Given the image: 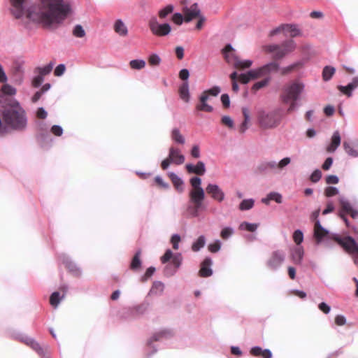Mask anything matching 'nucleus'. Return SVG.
Segmentation results:
<instances>
[{"label": "nucleus", "instance_id": "obj_50", "mask_svg": "<svg viewBox=\"0 0 358 358\" xmlns=\"http://www.w3.org/2000/svg\"><path fill=\"white\" fill-rule=\"evenodd\" d=\"M270 80H271L270 76L266 77L262 80L255 83L252 86V90H258L266 86L269 83Z\"/></svg>", "mask_w": 358, "mask_h": 358}, {"label": "nucleus", "instance_id": "obj_20", "mask_svg": "<svg viewBox=\"0 0 358 358\" xmlns=\"http://www.w3.org/2000/svg\"><path fill=\"white\" fill-rule=\"evenodd\" d=\"M173 164L176 165H180L184 163L185 160V156L180 152L178 148L171 147L169 148V153Z\"/></svg>", "mask_w": 358, "mask_h": 358}, {"label": "nucleus", "instance_id": "obj_34", "mask_svg": "<svg viewBox=\"0 0 358 358\" xmlns=\"http://www.w3.org/2000/svg\"><path fill=\"white\" fill-rule=\"evenodd\" d=\"M29 346H30L34 351H36L40 356L42 357L45 355V351L49 348V345H46L44 348L42 347L35 339L32 341Z\"/></svg>", "mask_w": 358, "mask_h": 358}, {"label": "nucleus", "instance_id": "obj_62", "mask_svg": "<svg viewBox=\"0 0 358 358\" xmlns=\"http://www.w3.org/2000/svg\"><path fill=\"white\" fill-rule=\"evenodd\" d=\"M43 81L44 77L38 74L34 77L32 80V85L34 87L38 88L41 86Z\"/></svg>", "mask_w": 358, "mask_h": 358}, {"label": "nucleus", "instance_id": "obj_17", "mask_svg": "<svg viewBox=\"0 0 358 358\" xmlns=\"http://www.w3.org/2000/svg\"><path fill=\"white\" fill-rule=\"evenodd\" d=\"M213 265V260L210 257H207L201 264L199 270V275L203 278L210 277L213 275V270L211 266Z\"/></svg>", "mask_w": 358, "mask_h": 358}, {"label": "nucleus", "instance_id": "obj_4", "mask_svg": "<svg viewBox=\"0 0 358 358\" xmlns=\"http://www.w3.org/2000/svg\"><path fill=\"white\" fill-rule=\"evenodd\" d=\"M305 85L302 83L293 82L287 85L283 90L280 97L284 103H289L287 112L296 110L300 106L296 101L299 100L301 94L303 92Z\"/></svg>", "mask_w": 358, "mask_h": 358}, {"label": "nucleus", "instance_id": "obj_27", "mask_svg": "<svg viewBox=\"0 0 358 358\" xmlns=\"http://www.w3.org/2000/svg\"><path fill=\"white\" fill-rule=\"evenodd\" d=\"M189 201L191 203L203 201L205 199L204 189H191L189 192Z\"/></svg>", "mask_w": 358, "mask_h": 358}, {"label": "nucleus", "instance_id": "obj_55", "mask_svg": "<svg viewBox=\"0 0 358 358\" xmlns=\"http://www.w3.org/2000/svg\"><path fill=\"white\" fill-rule=\"evenodd\" d=\"M178 271L172 264H167L164 268V275L167 277H171L174 275Z\"/></svg>", "mask_w": 358, "mask_h": 358}, {"label": "nucleus", "instance_id": "obj_29", "mask_svg": "<svg viewBox=\"0 0 358 358\" xmlns=\"http://www.w3.org/2000/svg\"><path fill=\"white\" fill-rule=\"evenodd\" d=\"M285 34H289L291 37H296L301 34L298 26L294 24H284Z\"/></svg>", "mask_w": 358, "mask_h": 358}, {"label": "nucleus", "instance_id": "obj_11", "mask_svg": "<svg viewBox=\"0 0 358 358\" xmlns=\"http://www.w3.org/2000/svg\"><path fill=\"white\" fill-rule=\"evenodd\" d=\"M206 191L207 194H209L213 200L219 203L222 202L225 199L224 192L217 184H208L207 187H206Z\"/></svg>", "mask_w": 358, "mask_h": 358}, {"label": "nucleus", "instance_id": "obj_39", "mask_svg": "<svg viewBox=\"0 0 358 358\" xmlns=\"http://www.w3.org/2000/svg\"><path fill=\"white\" fill-rule=\"evenodd\" d=\"M171 138L173 141L179 144H184L185 143V137L181 134L179 129L174 128L171 131Z\"/></svg>", "mask_w": 358, "mask_h": 358}, {"label": "nucleus", "instance_id": "obj_36", "mask_svg": "<svg viewBox=\"0 0 358 358\" xmlns=\"http://www.w3.org/2000/svg\"><path fill=\"white\" fill-rule=\"evenodd\" d=\"M164 289V285L161 281H155L152 286L149 292L150 295H159L162 294Z\"/></svg>", "mask_w": 358, "mask_h": 358}, {"label": "nucleus", "instance_id": "obj_21", "mask_svg": "<svg viewBox=\"0 0 358 358\" xmlns=\"http://www.w3.org/2000/svg\"><path fill=\"white\" fill-rule=\"evenodd\" d=\"M358 87V76L353 78L352 82L348 83L346 86L339 85L338 90L343 94H346L348 97L352 95V91Z\"/></svg>", "mask_w": 358, "mask_h": 358}, {"label": "nucleus", "instance_id": "obj_37", "mask_svg": "<svg viewBox=\"0 0 358 358\" xmlns=\"http://www.w3.org/2000/svg\"><path fill=\"white\" fill-rule=\"evenodd\" d=\"M55 63L53 62H50L49 64L44 66H38L35 69V73H38L39 75L42 76H45L51 73Z\"/></svg>", "mask_w": 358, "mask_h": 358}, {"label": "nucleus", "instance_id": "obj_63", "mask_svg": "<svg viewBox=\"0 0 358 358\" xmlns=\"http://www.w3.org/2000/svg\"><path fill=\"white\" fill-rule=\"evenodd\" d=\"M221 92V89L219 86H214L208 90L203 92V94H210L214 96H217Z\"/></svg>", "mask_w": 358, "mask_h": 358}, {"label": "nucleus", "instance_id": "obj_12", "mask_svg": "<svg viewBox=\"0 0 358 358\" xmlns=\"http://www.w3.org/2000/svg\"><path fill=\"white\" fill-rule=\"evenodd\" d=\"M269 171L274 173H280L291 163V158L286 157L279 162L275 160H268Z\"/></svg>", "mask_w": 358, "mask_h": 358}, {"label": "nucleus", "instance_id": "obj_30", "mask_svg": "<svg viewBox=\"0 0 358 358\" xmlns=\"http://www.w3.org/2000/svg\"><path fill=\"white\" fill-rule=\"evenodd\" d=\"M114 30L116 34L121 36H125L128 34V29L121 19H118L114 24Z\"/></svg>", "mask_w": 358, "mask_h": 358}, {"label": "nucleus", "instance_id": "obj_9", "mask_svg": "<svg viewBox=\"0 0 358 358\" xmlns=\"http://www.w3.org/2000/svg\"><path fill=\"white\" fill-rule=\"evenodd\" d=\"M148 26L151 32L157 36H165L170 34L171 27L169 23H159L156 17H152Z\"/></svg>", "mask_w": 358, "mask_h": 358}, {"label": "nucleus", "instance_id": "obj_60", "mask_svg": "<svg viewBox=\"0 0 358 358\" xmlns=\"http://www.w3.org/2000/svg\"><path fill=\"white\" fill-rule=\"evenodd\" d=\"M221 246H222L221 241L220 240H216L215 241V243L209 244L208 250L211 252H214L215 253V252H218L220 250Z\"/></svg>", "mask_w": 358, "mask_h": 358}, {"label": "nucleus", "instance_id": "obj_52", "mask_svg": "<svg viewBox=\"0 0 358 358\" xmlns=\"http://www.w3.org/2000/svg\"><path fill=\"white\" fill-rule=\"evenodd\" d=\"M293 240L296 245H299L303 241V234L301 229H296L293 234Z\"/></svg>", "mask_w": 358, "mask_h": 358}, {"label": "nucleus", "instance_id": "obj_10", "mask_svg": "<svg viewBox=\"0 0 358 358\" xmlns=\"http://www.w3.org/2000/svg\"><path fill=\"white\" fill-rule=\"evenodd\" d=\"M17 93V90L12 85L5 83L0 88V106L6 107L10 99L7 96H14Z\"/></svg>", "mask_w": 358, "mask_h": 358}, {"label": "nucleus", "instance_id": "obj_18", "mask_svg": "<svg viewBox=\"0 0 358 358\" xmlns=\"http://www.w3.org/2000/svg\"><path fill=\"white\" fill-rule=\"evenodd\" d=\"M185 169L189 173H194L198 176H203L206 171L205 163L202 161H199L196 165L187 164Z\"/></svg>", "mask_w": 358, "mask_h": 358}, {"label": "nucleus", "instance_id": "obj_5", "mask_svg": "<svg viewBox=\"0 0 358 358\" xmlns=\"http://www.w3.org/2000/svg\"><path fill=\"white\" fill-rule=\"evenodd\" d=\"M331 238L352 256L355 264L358 266V243L355 239L350 236L342 237L338 234H332Z\"/></svg>", "mask_w": 358, "mask_h": 358}, {"label": "nucleus", "instance_id": "obj_7", "mask_svg": "<svg viewBox=\"0 0 358 358\" xmlns=\"http://www.w3.org/2000/svg\"><path fill=\"white\" fill-rule=\"evenodd\" d=\"M234 50V48L231 44H227L224 50V57L227 62L229 64H232L235 68L237 69H245L249 68L252 64V61L250 59L241 60L238 57L230 55L228 51Z\"/></svg>", "mask_w": 358, "mask_h": 358}, {"label": "nucleus", "instance_id": "obj_28", "mask_svg": "<svg viewBox=\"0 0 358 358\" xmlns=\"http://www.w3.org/2000/svg\"><path fill=\"white\" fill-rule=\"evenodd\" d=\"M178 92L180 99L185 102L188 103L190 98L189 83L183 82L180 86Z\"/></svg>", "mask_w": 358, "mask_h": 358}, {"label": "nucleus", "instance_id": "obj_43", "mask_svg": "<svg viewBox=\"0 0 358 358\" xmlns=\"http://www.w3.org/2000/svg\"><path fill=\"white\" fill-rule=\"evenodd\" d=\"M258 224L256 223H250L248 222H243L239 228L241 230H246L248 231L254 232L257 230Z\"/></svg>", "mask_w": 358, "mask_h": 358}, {"label": "nucleus", "instance_id": "obj_19", "mask_svg": "<svg viewBox=\"0 0 358 358\" xmlns=\"http://www.w3.org/2000/svg\"><path fill=\"white\" fill-rule=\"evenodd\" d=\"M339 202L343 210L345 213H350L352 218L355 219L358 216V210L353 208V206L347 198L341 196L339 198Z\"/></svg>", "mask_w": 358, "mask_h": 358}, {"label": "nucleus", "instance_id": "obj_45", "mask_svg": "<svg viewBox=\"0 0 358 358\" xmlns=\"http://www.w3.org/2000/svg\"><path fill=\"white\" fill-rule=\"evenodd\" d=\"M182 256L180 252L174 254L173 258L171 259V264H172L176 269H178L182 263Z\"/></svg>", "mask_w": 358, "mask_h": 358}, {"label": "nucleus", "instance_id": "obj_61", "mask_svg": "<svg viewBox=\"0 0 358 358\" xmlns=\"http://www.w3.org/2000/svg\"><path fill=\"white\" fill-rule=\"evenodd\" d=\"M172 20L176 24L180 25L182 24L183 21H185V16L183 17V15L180 13L177 12L175 13L172 16Z\"/></svg>", "mask_w": 358, "mask_h": 358}, {"label": "nucleus", "instance_id": "obj_14", "mask_svg": "<svg viewBox=\"0 0 358 358\" xmlns=\"http://www.w3.org/2000/svg\"><path fill=\"white\" fill-rule=\"evenodd\" d=\"M182 12L185 15V22H189L193 19L201 15V10L199 9L197 3L192 4L189 7H184Z\"/></svg>", "mask_w": 358, "mask_h": 358}, {"label": "nucleus", "instance_id": "obj_58", "mask_svg": "<svg viewBox=\"0 0 358 358\" xmlns=\"http://www.w3.org/2000/svg\"><path fill=\"white\" fill-rule=\"evenodd\" d=\"M174 254L171 251V249H167L164 254V255L161 257V262L162 264H166L169 261L171 260L173 258Z\"/></svg>", "mask_w": 358, "mask_h": 358}, {"label": "nucleus", "instance_id": "obj_2", "mask_svg": "<svg viewBox=\"0 0 358 358\" xmlns=\"http://www.w3.org/2000/svg\"><path fill=\"white\" fill-rule=\"evenodd\" d=\"M2 118L8 129L16 131H24L28 126L26 110L15 99H10L8 106L3 107Z\"/></svg>", "mask_w": 358, "mask_h": 358}, {"label": "nucleus", "instance_id": "obj_46", "mask_svg": "<svg viewBox=\"0 0 358 358\" xmlns=\"http://www.w3.org/2000/svg\"><path fill=\"white\" fill-rule=\"evenodd\" d=\"M174 9V6L172 4H169L164 8L159 10V17L162 19L166 17V16L171 14Z\"/></svg>", "mask_w": 358, "mask_h": 358}, {"label": "nucleus", "instance_id": "obj_1", "mask_svg": "<svg viewBox=\"0 0 358 358\" xmlns=\"http://www.w3.org/2000/svg\"><path fill=\"white\" fill-rule=\"evenodd\" d=\"M10 4L15 18H22L26 13L27 18L45 28L63 24L73 13L67 0H10Z\"/></svg>", "mask_w": 358, "mask_h": 358}, {"label": "nucleus", "instance_id": "obj_25", "mask_svg": "<svg viewBox=\"0 0 358 358\" xmlns=\"http://www.w3.org/2000/svg\"><path fill=\"white\" fill-rule=\"evenodd\" d=\"M341 136L338 131H335L331 136V143L327 146V152H334L341 145Z\"/></svg>", "mask_w": 358, "mask_h": 358}, {"label": "nucleus", "instance_id": "obj_41", "mask_svg": "<svg viewBox=\"0 0 358 358\" xmlns=\"http://www.w3.org/2000/svg\"><path fill=\"white\" fill-rule=\"evenodd\" d=\"M296 46V43L292 39L286 40L281 44V47L285 49L287 54L293 52L295 50Z\"/></svg>", "mask_w": 358, "mask_h": 358}, {"label": "nucleus", "instance_id": "obj_31", "mask_svg": "<svg viewBox=\"0 0 358 358\" xmlns=\"http://www.w3.org/2000/svg\"><path fill=\"white\" fill-rule=\"evenodd\" d=\"M193 203L194 204V206L191 205L188 206L187 210L192 217H196L199 215V210H205L206 207L203 205V201H196Z\"/></svg>", "mask_w": 358, "mask_h": 358}, {"label": "nucleus", "instance_id": "obj_24", "mask_svg": "<svg viewBox=\"0 0 358 358\" xmlns=\"http://www.w3.org/2000/svg\"><path fill=\"white\" fill-rule=\"evenodd\" d=\"M264 76H268L270 73H277L280 69V64L277 62H271L260 66Z\"/></svg>", "mask_w": 358, "mask_h": 358}, {"label": "nucleus", "instance_id": "obj_23", "mask_svg": "<svg viewBox=\"0 0 358 358\" xmlns=\"http://www.w3.org/2000/svg\"><path fill=\"white\" fill-rule=\"evenodd\" d=\"M208 99V95L202 94L199 97L200 103L196 106V109L199 111L212 112L213 107L207 103Z\"/></svg>", "mask_w": 358, "mask_h": 358}, {"label": "nucleus", "instance_id": "obj_54", "mask_svg": "<svg viewBox=\"0 0 358 358\" xmlns=\"http://www.w3.org/2000/svg\"><path fill=\"white\" fill-rule=\"evenodd\" d=\"M180 241L181 238L178 234H174L172 235L171 238V243L172 244V247L174 250H178L179 248V243Z\"/></svg>", "mask_w": 358, "mask_h": 358}, {"label": "nucleus", "instance_id": "obj_48", "mask_svg": "<svg viewBox=\"0 0 358 358\" xmlns=\"http://www.w3.org/2000/svg\"><path fill=\"white\" fill-rule=\"evenodd\" d=\"M248 76L250 77L251 80H255L258 78L264 77L261 67L248 71Z\"/></svg>", "mask_w": 358, "mask_h": 358}, {"label": "nucleus", "instance_id": "obj_33", "mask_svg": "<svg viewBox=\"0 0 358 358\" xmlns=\"http://www.w3.org/2000/svg\"><path fill=\"white\" fill-rule=\"evenodd\" d=\"M65 297V294H60L59 292H54L50 296V303L54 308H57L62 300Z\"/></svg>", "mask_w": 358, "mask_h": 358}, {"label": "nucleus", "instance_id": "obj_16", "mask_svg": "<svg viewBox=\"0 0 358 358\" xmlns=\"http://www.w3.org/2000/svg\"><path fill=\"white\" fill-rule=\"evenodd\" d=\"M329 234V231L323 227L320 220H317L314 228V237L316 239L317 244H320L324 238Z\"/></svg>", "mask_w": 358, "mask_h": 358}, {"label": "nucleus", "instance_id": "obj_8", "mask_svg": "<svg viewBox=\"0 0 358 358\" xmlns=\"http://www.w3.org/2000/svg\"><path fill=\"white\" fill-rule=\"evenodd\" d=\"M285 261V253L283 250H277L271 254L267 259L266 265L272 271H278Z\"/></svg>", "mask_w": 358, "mask_h": 358}, {"label": "nucleus", "instance_id": "obj_44", "mask_svg": "<svg viewBox=\"0 0 358 358\" xmlns=\"http://www.w3.org/2000/svg\"><path fill=\"white\" fill-rule=\"evenodd\" d=\"M73 35L76 38H83L86 35V32L80 24H76L74 26L72 30Z\"/></svg>", "mask_w": 358, "mask_h": 358}, {"label": "nucleus", "instance_id": "obj_6", "mask_svg": "<svg viewBox=\"0 0 358 358\" xmlns=\"http://www.w3.org/2000/svg\"><path fill=\"white\" fill-rule=\"evenodd\" d=\"M173 335L174 333L171 329H162L155 332L148 341V348L152 350L151 353H148V356L150 357L157 351V348L152 345L154 341L162 342L172 338Z\"/></svg>", "mask_w": 358, "mask_h": 358}, {"label": "nucleus", "instance_id": "obj_51", "mask_svg": "<svg viewBox=\"0 0 358 358\" xmlns=\"http://www.w3.org/2000/svg\"><path fill=\"white\" fill-rule=\"evenodd\" d=\"M234 234V228L231 227H224L221 232L220 236L223 239H228L233 234Z\"/></svg>", "mask_w": 358, "mask_h": 358}, {"label": "nucleus", "instance_id": "obj_57", "mask_svg": "<svg viewBox=\"0 0 358 358\" xmlns=\"http://www.w3.org/2000/svg\"><path fill=\"white\" fill-rule=\"evenodd\" d=\"M50 132L55 136H61L64 133V129L59 124H54L50 128Z\"/></svg>", "mask_w": 358, "mask_h": 358}, {"label": "nucleus", "instance_id": "obj_35", "mask_svg": "<svg viewBox=\"0 0 358 358\" xmlns=\"http://www.w3.org/2000/svg\"><path fill=\"white\" fill-rule=\"evenodd\" d=\"M141 254V250L140 249L136 251V252L135 253V255L131 260V264H130V268L131 270L137 271L138 269H139L141 268V264H142L141 260L140 259Z\"/></svg>", "mask_w": 358, "mask_h": 358}, {"label": "nucleus", "instance_id": "obj_3", "mask_svg": "<svg viewBox=\"0 0 358 358\" xmlns=\"http://www.w3.org/2000/svg\"><path fill=\"white\" fill-rule=\"evenodd\" d=\"M283 111L281 108L273 110L259 109L257 118L259 127L264 129H271L278 127L282 120Z\"/></svg>", "mask_w": 358, "mask_h": 358}, {"label": "nucleus", "instance_id": "obj_53", "mask_svg": "<svg viewBox=\"0 0 358 358\" xmlns=\"http://www.w3.org/2000/svg\"><path fill=\"white\" fill-rule=\"evenodd\" d=\"M322 171L317 169L313 171V173L310 176V180L312 182L316 183L319 182L322 178Z\"/></svg>", "mask_w": 358, "mask_h": 358}, {"label": "nucleus", "instance_id": "obj_26", "mask_svg": "<svg viewBox=\"0 0 358 358\" xmlns=\"http://www.w3.org/2000/svg\"><path fill=\"white\" fill-rule=\"evenodd\" d=\"M168 175L177 191L180 193L184 191V181L182 179L173 172H169Z\"/></svg>", "mask_w": 358, "mask_h": 358}, {"label": "nucleus", "instance_id": "obj_59", "mask_svg": "<svg viewBox=\"0 0 358 358\" xmlns=\"http://www.w3.org/2000/svg\"><path fill=\"white\" fill-rule=\"evenodd\" d=\"M268 199H271V201H275L277 203H281L282 202V195L276 192H271L268 193Z\"/></svg>", "mask_w": 358, "mask_h": 358}, {"label": "nucleus", "instance_id": "obj_32", "mask_svg": "<svg viewBox=\"0 0 358 358\" xmlns=\"http://www.w3.org/2000/svg\"><path fill=\"white\" fill-rule=\"evenodd\" d=\"M242 113L244 117V120L240 126L239 131L243 134L248 128V122L250 120V116L249 109L247 107H243L242 108Z\"/></svg>", "mask_w": 358, "mask_h": 358}, {"label": "nucleus", "instance_id": "obj_49", "mask_svg": "<svg viewBox=\"0 0 358 358\" xmlns=\"http://www.w3.org/2000/svg\"><path fill=\"white\" fill-rule=\"evenodd\" d=\"M145 66V62L143 59H133L130 62V66L133 69L140 70Z\"/></svg>", "mask_w": 358, "mask_h": 358}, {"label": "nucleus", "instance_id": "obj_22", "mask_svg": "<svg viewBox=\"0 0 358 358\" xmlns=\"http://www.w3.org/2000/svg\"><path fill=\"white\" fill-rule=\"evenodd\" d=\"M304 256V250L302 246H296L291 250V257L295 264L301 265Z\"/></svg>", "mask_w": 358, "mask_h": 358}, {"label": "nucleus", "instance_id": "obj_64", "mask_svg": "<svg viewBox=\"0 0 358 358\" xmlns=\"http://www.w3.org/2000/svg\"><path fill=\"white\" fill-rule=\"evenodd\" d=\"M287 55H288L287 52L280 45L279 49H278L277 52L273 55V57L274 59L278 60L282 59Z\"/></svg>", "mask_w": 358, "mask_h": 358}, {"label": "nucleus", "instance_id": "obj_15", "mask_svg": "<svg viewBox=\"0 0 358 358\" xmlns=\"http://www.w3.org/2000/svg\"><path fill=\"white\" fill-rule=\"evenodd\" d=\"M343 147L345 152L351 157H358V140L345 141Z\"/></svg>", "mask_w": 358, "mask_h": 358}, {"label": "nucleus", "instance_id": "obj_38", "mask_svg": "<svg viewBox=\"0 0 358 358\" xmlns=\"http://www.w3.org/2000/svg\"><path fill=\"white\" fill-rule=\"evenodd\" d=\"M206 245V238L203 235H201L192 245V250L194 252H199Z\"/></svg>", "mask_w": 358, "mask_h": 358}, {"label": "nucleus", "instance_id": "obj_40", "mask_svg": "<svg viewBox=\"0 0 358 358\" xmlns=\"http://www.w3.org/2000/svg\"><path fill=\"white\" fill-rule=\"evenodd\" d=\"M336 72V69L330 66H326L322 71V78L324 81H329L331 79Z\"/></svg>", "mask_w": 358, "mask_h": 358}, {"label": "nucleus", "instance_id": "obj_13", "mask_svg": "<svg viewBox=\"0 0 358 358\" xmlns=\"http://www.w3.org/2000/svg\"><path fill=\"white\" fill-rule=\"evenodd\" d=\"M62 262L65 265L66 268L76 277H80L82 275V269L74 262L71 257L63 254L59 257Z\"/></svg>", "mask_w": 358, "mask_h": 358}, {"label": "nucleus", "instance_id": "obj_47", "mask_svg": "<svg viewBox=\"0 0 358 358\" xmlns=\"http://www.w3.org/2000/svg\"><path fill=\"white\" fill-rule=\"evenodd\" d=\"M189 182L192 187V189H203V188L201 187L202 180L201 178L198 176L193 177L190 178Z\"/></svg>", "mask_w": 358, "mask_h": 358}, {"label": "nucleus", "instance_id": "obj_42", "mask_svg": "<svg viewBox=\"0 0 358 358\" xmlns=\"http://www.w3.org/2000/svg\"><path fill=\"white\" fill-rule=\"evenodd\" d=\"M255 200L253 199H243L239 204V209L241 210H248L253 208Z\"/></svg>", "mask_w": 358, "mask_h": 358}, {"label": "nucleus", "instance_id": "obj_56", "mask_svg": "<svg viewBox=\"0 0 358 358\" xmlns=\"http://www.w3.org/2000/svg\"><path fill=\"white\" fill-rule=\"evenodd\" d=\"M338 193L339 190L336 187L329 186L324 189V194L327 197L337 195Z\"/></svg>", "mask_w": 358, "mask_h": 358}]
</instances>
